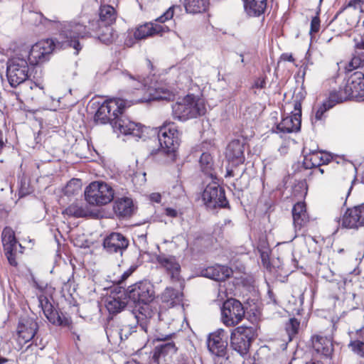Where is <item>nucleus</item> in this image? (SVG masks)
<instances>
[{
	"mask_svg": "<svg viewBox=\"0 0 364 364\" xmlns=\"http://www.w3.org/2000/svg\"><path fill=\"white\" fill-rule=\"evenodd\" d=\"M364 7V0H350L346 5H345L341 10L340 11V13L343 11L344 10H346L347 9L352 8L354 10L358 9L360 11V13H363Z\"/></svg>",
	"mask_w": 364,
	"mask_h": 364,
	"instance_id": "79ce46f5",
	"label": "nucleus"
},
{
	"mask_svg": "<svg viewBox=\"0 0 364 364\" xmlns=\"http://www.w3.org/2000/svg\"><path fill=\"white\" fill-rule=\"evenodd\" d=\"M291 58H292V56H290V58H288V60H291Z\"/></svg>",
	"mask_w": 364,
	"mask_h": 364,
	"instance_id": "338daca9",
	"label": "nucleus"
},
{
	"mask_svg": "<svg viewBox=\"0 0 364 364\" xmlns=\"http://www.w3.org/2000/svg\"><path fill=\"white\" fill-rule=\"evenodd\" d=\"M341 225L348 229H358L364 225V204L348 208L341 218Z\"/></svg>",
	"mask_w": 364,
	"mask_h": 364,
	"instance_id": "4468645a",
	"label": "nucleus"
},
{
	"mask_svg": "<svg viewBox=\"0 0 364 364\" xmlns=\"http://www.w3.org/2000/svg\"><path fill=\"white\" fill-rule=\"evenodd\" d=\"M30 18L31 20L39 21L41 23H44V21H48L46 18H43L41 14L38 13H31Z\"/></svg>",
	"mask_w": 364,
	"mask_h": 364,
	"instance_id": "3c124183",
	"label": "nucleus"
},
{
	"mask_svg": "<svg viewBox=\"0 0 364 364\" xmlns=\"http://www.w3.org/2000/svg\"><path fill=\"white\" fill-rule=\"evenodd\" d=\"M63 214L69 217L83 218L90 215L87 205L82 203H73L63 211Z\"/></svg>",
	"mask_w": 364,
	"mask_h": 364,
	"instance_id": "473e14b6",
	"label": "nucleus"
},
{
	"mask_svg": "<svg viewBox=\"0 0 364 364\" xmlns=\"http://www.w3.org/2000/svg\"><path fill=\"white\" fill-rule=\"evenodd\" d=\"M208 4V0H184L186 11L191 14H198L205 11Z\"/></svg>",
	"mask_w": 364,
	"mask_h": 364,
	"instance_id": "f704fd0d",
	"label": "nucleus"
},
{
	"mask_svg": "<svg viewBox=\"0 0 364 364\" xmlns=\"http://www.w3.org/2000/svg\"><path fill=\"white\" fill-rule=\"evenodd\" d=\"M306 364H323V363L320 361H311L309 363H306Z\"/></svg>",
	"mask_w": 364,
	"mask_h": 364,
	"instance_id": "052dcab7",
	"label": "nucleus"
},
{
	"mask_svg": "<svg viewBox=\"0 0 364 364\" xmlns=\"http://www.w3.org/2000/svg\"><path fill=\"white\" fill-rule=\"evenodd\" d=\"M38 329L37 322L32 318H21L17 327L18 341L20 343H26L36 335Z\"/></svg>",
	"mask_w": 364,
	"mask_h": 364,
	"instance_id": "6ab92c4d",
	"label": "nucleus"
},
{
	"mask_svg": "<svg viewBox=\"0 0 364 364\" xmlns=\"http://www.w3.org/2000/svg\"><path fill=\"white\" fill-rule=\"evenodd\" d=\"M117 11L110 5H101L99 10L100 24L105 26L112 25L117 19Z\"/></svg>",
	"mask_w": 364,
	"mask_h": 364,
	"instance_id": "c756f323",
	"label": "nucleus"
},
{
	"mask_svg": "<svg viewBox=\"0 0 364 364\" xmlns=\"http://www.w3.org/2000/svg\"><path fill=\"white\" fill-rule=\"evenodd\" d=\"M81 191V182L79 179L73 178L70 180L64 189V193L67 196L78 194Z\"/></svg>",
	"mask_w": 364,
	"mask_h": 364,
	"instance_id": "ea45409f",
	"label": "nucleus"
},
{
	"mask_svg": "<svg viewBox=\"0 0 364 364\" xmlns=\"http://www.w3.org/2000/svg\"><path fill=\"white\" fill-rule=\"evenodd\" d=\"M303 153V165L306 169H311L323 164H327L331 160L330 154L321 151L311 150L306 146L304 147Z\"/></svg>",
	"mask_w": 364,
	"mask_h": 364,
	"instance_id": "f3484780",
	"label": "nucleus"
},
{
	"mask_svg": "<svg viewBox=\"0 0 364 364\" xmlns=\"http://www.w3.org/2000/svg\"><path fill=\"white\" fill-rule=\"evenodd\" d=\"M86 201L93 205H105L109 203L114 197L112 187L103 181L92 182L85 191Z\"/></svg>",
	"mask_w": 364,
	"mask_h": 364,
	"instance_id": "39448f33",
	"label": "nucleus"
},
{
	"mask_svg": "<svg viewBox=\"0 0 364 364\" xmlns=\"http://www.w3.org/2000/svg\"><path fill=\"white\" fill-rule=\"evenodd\" d=\"M28 63L24 58L15 57L7 63L6 77L12 87L24 82L28 78Z\"/></svg>",
	"mask_w": 364,
	"mask_h": 364,
	"instance_id": "6e6552de",
	"label": "nucleus"
},
{
	"mask_svg": "<svg viewBox=\"0 0 364 364\" xmlns=\"http://www.w3.org/2000/svg\"><path fill=\"white\" fill-rule=\"evenodd\" d=\"M137 324L139 326H140L138 323H137ZM146 332H147V330L143 334L142 331H141V326H139V330L137 331L136 326H124L121 329H119V331L117 332V333L121 340H126L129 336H132V338H136L135 334L139 333V334H140V336H141V344L144 345L146 341Z\"/></svg>",
	"mask_w": 364,
	"mask_h": 364,
	"instance_id": "72a5a7b5",
	"label": "nucleus"
},
{
	"mask_svg": "<svg viewBox=\"0 0 364 364\" xmlns=\"http://www.w3.org/2000/svg\"><path fill=\"white\" fill-rule=\"evenodd\" d=\"M332 337L323 336L322 333L311 336V343L314 349L319 354L329 357L333 350Z\"/></svg>",
	"mask_w": 364,
	"mask_h": 364,
	"instance_id": "4be33fe9",
	"label": "nucleus"
},
{
	"mask_svg": "<svg viewBox=\"0 0 364 364\" xmlns=\"http://www.w3.org/2000/svg\"><path fill=\"white\" fill-rule=\"evenodd\" d=\"M183 364H193L192 362H184Z\"/></svg>",
	"mask_w": 364,
	"mask_h": 364,
	"instance_id": "e2e57ef3",
	"label": "nucleus"
},
{
	"mask_svg": "<svg viewBox=\"0 0 364 364\" xmlns=\"http://www.w3.org/2000/svg\"><path fill=\"white\" fill-rule=\"evenodd\" d=\"M353 183V181H351V183ZM353 188V185L351 184V186H350L349 189H348V196L350 194V191H351V189Z\"/></svg>",
	"mask_w": 364,
	"mask_h": 364,
	"instance_id": "680f3d73",
	"label": "nucleus"
},
{
	"mask_svg": "<svg viewBox=\"0 0 364 364\" xmlns=\"http://www.w3.org/2000/svg\"><path fill=\"white\" fill-rule=\"evenodd\" d=\"M61 34L62 32L60 34L61 41H58L57 45L51 39L41 40L35 43L28 52V61L29 64L34 65L46 61L56 46L67 48L68 46H62L63 42L66 39Z\"/></svg>",
	"mask_w": 364,
	"mask_h": 364,
	"instance_id": "0eeeda50",
	"label": "nucleus"
},
{
	"mask_svg": "<svg viewBox=\"0 0 364 364\" xmlns=\"http://www.w3.org/2000/svg\"><path fill=\"white\" fill-rule=\"evenodd\" d=\"M128 246V239L119 232L111 233L103 241V247L109 254L116 253L122 255Z\"/></svg>",
	"mask_w": 364,
	"mask_h": 364,
	"instance_id": "a211bd4d",
	"label": "nucleus"
},
{
	"mask_svg": "<svg viewBox=\"0 0 364 364\" xmlns=\"http://www.w3.org/2000/svg\"><path fill=\"white\" fill-rule=\"evenodd\" d=\"M228 336L225 330L219 328L209 335L208 348L213 354L223 357L225 355Z\"/></svg>",
	"mask_w": 364,
	"mask_h": 364,
	"instance_id": "2eb2a0df",
	"label": "nucleus"
},
{
	"mask_svg": "<svg viewBox=\"0 0 364 364\" xmlns=\"http://www.w3.org/2000/svg\"><path fill=\"white\" fill-rule=\"evenodd\" d=\"M350 91V89H348L346 82L341 85L338 90H333L330 93L328 100L335 106L338 103L353 99Z\"/></svg>",
	"mask_w": 364,
	"mask_h": 364,
	"instance_id": "7c9ffc66",
	"label": "nucleus"
},
{
	"mask_svg": "<svg viewBox=\"0 0 364 364\" xmlns=\"http://www.w3.org/2000/svg\"><path fill=\"white\" fill-rule=\"evenodd\" d=\"M175 94L172 90L166 87H159L154 92L151 94V99L152 100H173Z\"/></svg>",
	"mask_w": 364,
	"mask_h": 364,
	"instance_id": "4c0bfd02",
	"label": "nucleus"
},
{
	"mask_svg": "<svg viewBox=\"0 0 364 364\" xmlns=\"http://www.w3.org/2000/svg\"><path fill=\"white\" fill-rule=\"evenodd\" d=\"M360 364H364V362H360Z\"/></svg>",
	"mask_w": 364,
	"mask_h": 364,
	"instance_id": "774afa93",
	"label": "nucleus"
},
{
	"mask_svg": "<svg viewBox=\"0 0 364 364\" xmlns=\"http://www.w3.org/2000/svg\"><path fill=\"white\" fill-rule=\"evenodd\" d=\"M334 105L328 100L325 101L317 109L315 114L316 120H321L326 111L332 108Z\"/></svg>",
	"mask_w": 364,
	"mask_h": 364,
	"instance_id": "37998d69",
	"label": "nucleus"
},
{
	"mask_svg": "<svg viewBox=\"0 0 364 364\" xmlns=\"http://www.w3.org/2000/svg\"><path fill=\"white\" fill-rule=\"evenodd\" d=\"M348 89H350L352 98L358 99L364 97V75L355 73L346 82Z\"/></svg>",
	"mask_w": 364,
	"mask_h": 364,
	"instance_id": "bb28decb",
	"label": "nucleus"
},
{
	"mask_svg": "<svg viewBox=\"0 0 364 364\" xmlns=\"http://www.w3.org/2000/svg\"><path fill=\"white\" fill-rule=\"evenodd\" d=\"M200 166L203 172L206 174L212 175L211 171L213 170V159L210 154L203 153L200 158Z\"/></svg>",
	"mask_w": 364,
	"mask_h": 364,
	"instance_id": "58836bf2",
	"label": "nucleus"
},
{
	"mask_svg": "<svg viewBox=\"0 0 364 364\" xmlns=\"http://www.w3.org/2000/svg\"><path fill=\"white\" fill-rule=\"evenodd\" d=\"M126 77H129L130 80L133 81L132 86L135 89H139L142 86L144 85V80L141 77H138V78L135 79L132 75L127 74L125 75Z\"/></svg>",
	"mask_w": 364,
	"mask_h": 364,
	"instance_id": "de8ad7c7",
	"label": "nucleus"
},
{
	"mask_svg": "<svg viewBox=\"0 0 364 364\" xmlns=\"http://www.w3.org/2000/svg\"><path fill=\"white\" fill-rule=\"evenodd\" d=\"M292 217L295 231L301 230L307 225L309 221V218L304 203L298 202L294 205L292 208Z\"/></svg>",
	"mask_w": 364,
	"mask_h": 364,
	"instance_id": "a878e982",
	"label": "nucleus"
},
{
	"mask_svg": "<svg viewBox=\"0 0 364 364\" xmlns=\"http://www.w3.org/2000/svg\"><path fill=\"white\" fill-rule=\"evenodd\" d=\"M245 309L240 301L235 299L226 300L221 309V319L226 326L237 325L245 316Z\"/></svg>",
	"mask_w": 364,
	"mask_h": 364,
	"instance_id": "9d476101",
	"label": "nucleus"
},
{
	"mask_svg": "<svg viewBox=\"0 0 364 364\" xmlns=\"http://www.w3.org/2000/svg\"><path fill=\"white\" fill-rule=\"evenodd\" d=\"M39 302L45 316L51 323L63 326L69 325V320L54 309L53 305L46 298L40 299Z\"/></svg>",
	"mask_w": 364,
	"mask_h": 364,
	"instance_id": "412c9836",
	"label": "nucleus"
},
{
	"mask_svg": "<svg viewBox=\"0 0 364 364\" xmlns=\"http://www.w3.org/2000/svg\"><path fill=\"white\" fill-rule=\"evenodd\" d=\"M176 9H178L179 10H181L180 6H171L163 15H161L157 18V21H159L161 23H164L165 21L172 18L173 16V11Z\"/></svg>",
	"mask_w": 364,
	"mask_h": 364,
	"instance_id": "a18cd8bd",
	"label": "nucleus"
},
{
	"mask_svg": "<svg viewBox=\"0 0 364 364\" xmlns=\"http://www.w3.org/2000/svg\"><path fill=\"white\" fill-rule=\"evenodd\" d=\"M165 213L166 215L171 218H176L178 215L177 210L171 208H167L165 210Z\"/></svg>",
	"mask_w": 364,
	"mask_h": 364,
	"instance_id": "864d4df0",
	"label": "nucleus"
},
{
	"mask_svg": "<svg viewBox=\"0 0 364 364\" xmlns=\"http://www.w3.org/2000/svg\"><path fill=\"white\" fill-rule=\"evenodd\" d=\"M168 30L167 26L153 23H146L138 26L134 33V36L136 39L141 40L155 34L162 33Z\"/></svg>",
	"mask_w": 364,
	"mask_h": 364,
	"instance_id": "b1692460",
	"label": "nucleus"
},
{
	"mask_svg": "<svg viewBox=\"0 0 364 364\" xmlns=\"http://www.w3.org/2000/svg\"><path fill=\"white\" fill-rule=\"evenodd\" d=\"M202 198L205 205L209 208H226L228 205L225 191L215 183H210L205 187Z\"/></svg>",
	"mask_w": 364,
	"mask_h": 364,
	"instance_id": "f8f14e48",
	"label": "nucleus"
},
{
	"mask_svg": "<svg viewBox=\"0 0 364 364\" xmlns=\"http://www.w3.org/2000/svg\"><path fill=\"white\" fill-rule=\"evenodd\" d=\"M244 8L247 15L259 16L263 14L267 7V0H243Z\"/></svg>",
	"mask_w": 364,
	"mask_h": 364,
	"instance_id": "c85d7f7f",
	"label": "nucleus"
},
{
	"mask_svg": "<svg viewBox=\"0 0 364 364\" xmlns=\"http://www.w3.org/2000/svg\"><path fill=\"white\" fill-rule=\"evenodd\" d=\"M291 58H292V56H290V58H288V60H291Z\"/></svg>",
	"mask_w": 364,
	"mask_h": 364,
	"instance_id": "69168bd1",
	"label": "nucleus"
},
{
	"mask_svg": "<svg viewBox=\"0 0 364 364\" xmlns=\"http://www.w3.org/2000/svg\"><path fill=\"white\" fill-rule=\"evenodd\" d=\"M320 29V19L318 16H314L311 21V28L309 33L311 36L318 32Z\"/></svg>",
	"mask_w": 364,
	"mask_h": 364,
	"instance_id": "49530a36",
	"label": "nucleus"
},
{
	"mask_svg": "<svg viewBox=\"0 0 364 364\" xmlns=\"http://www.w3.org/2000/svg\"><path fill=\"white\" fill-rule=\"evenodd\" d=\"M137 268L136 264H132L129 268L122 274L121 281L126 280Z\"/></svg>",
	"mask_w": 364,
	"mask_h": 364,
	"instance_id": "09e8293b",
	"label": "nucleus"
},
{
	"mask_svg": "<svg viewBox=\"0 0 364 364\" xmlns=\"http://www.w3.org/2000/svg\"><path fill=\"white\" fill-rule=\"evenodd\" d=\"M294 111L291 114L283 117L281 122L279 123L273 132L277 134H289L296 132L301 128V105L299 102L296 101L294 103Z\"/></svg>",
	"mask_w": 364,
	"mask_h": 364,
	"instance_id": "9b49d317",
	"label": "nucleus"
},
{
	"mask_svg": "<svg viewBox=\"0 0 364 364\" xmlns=\"http://www.w3.org/2000/svg\"><path fill=\"white\" fill-rule=\"evenodd\" d=\"M182 294L171 287H167L161 294V300L168 306H173L181 300Z\"/></svg>",
	"mask_w": 364,
	"mask_h": 364,
	"instance_id": "c9c22d12",
	"label": "nucleus"
},
{
	"mask_svg": "<svg viewBox=\"0 0 364 364\" xmlns=\"http://www.w3.org/2000/svg\"><path fill=\"white\" fill-rule=\"evenodd\" d=\"M356 339L350 341L348 346L354 353L364 358V331L359 329L356 331Z\"/></svg>",
	"mask_w": 364,
	"mask_h": 364,
	"instance_id": "e433bc0d",
	"label": "nucleus"
},
{
	"mask_svg": "<svg viewBox=\"0 0 364 364\" xmlns=\"http://www.w3.org/2000/svg\"><path fill=\"white\" fill-rule=\"evenodd\" d=\"M127 102L122 99H109L97 109L95 121L99 124L109 122L114 129L124 135L132 136L136 141H145L149 137V128L129 120L123 115Z\"/></svg>",
	"mask_w": 364,
	"mask_h": 364,
	"instance_id": "f257e3e1",
	"label": "nucleus"
},
{
	"mask_svg": "<svg viewBox=\"0 0 364 364\" xmlns=\"http://www.w3.org/2000/svg\"><path fill=\"white\" fill-rule=\"evenodd\" d=\"M300 326V322L295 318H290L286 323L285 328L289 336V341L297 334Z\"/></svg>",
	"mask_w": 364,
	"mask_h": 364,
	"instance_id": "a19ab883",
	"label": "nucleus"
},
{
	"mask_svg": "<svg viewBox=\"0 0 364 364\" xmlns=\"http://www.w3.org/2000/svg\"><path fill=\"white\" fill-rule=\"evenodd\" d=\"M225 157L232 166H237L245 161L243 144L239 140L230 141L225 151Z\"/></svg>",
	"mask_w": 364,
	"mask_h": 364,
	"instance_id": "5701e85b",
	"label": "nucleus"
},
{
	"mask_svg": "<svg viewBox=\"0 0 364 364\" xmlns=\"http://www.w3.org/2000/svg\"><path fill=\"white\" fill-rule=\"evenodd\" d=\"M70 279H68L67 282H64L63 286L62 287V291H67L68 294H71L70 292Z\"/></svg>",
	"mask_w": 364,
	"mask_h": 364,
	"instance_id": "5fc2aeb1",
	"label": "nucleus"
},
{
	"mask_svg": "<svg viewBox=\"0 0 364 364\" xmlns=\"http://www.w3.org/2000/svg\"><path fill=\"white\" fill-rule=\"evenodd\" d=\"M149 198L151 201L159 203L161 199V196L159 193H153L150 195Z\"/></svg>",
	"mask_w": 364,
	"mask_h": 364,
	"instance_id": "603ef678",
	"label": "nucleus"
},
{
	"mask_svg": "<svg viewBox=\"0 0 364 364\" xmlns=\"http://www.w3.org/2000/svg\"><path fill=\"white\" fill-rule=\"evenodd\" d=\"M355 48L357 50H364V40H361L360 42H358L355 44Z\"/></svg>",
	"mask_w": 364,
	"mask_h": 364,
	"instance_id": "4d7b16f0",
	"label": "nucleus"
},
{
	"mask_svg": "<svg viewBox=\"0 0 364 364\" xmlns=\"http://www.w3.org/2000/svg\"><path fill=\"white\" fill-rule=\"evenodd\" d=\"M1 237L5 255L9 264L14 267L17 266L18 263L16 259L17 247L21 245L16 240L14 231L10 228H5Z\"/></svg>",
	"mask_w": 364,
	"mask_h": 364,
	"instance_id": "dca6fc26",
	"label": "nucleus"
},
{
	"mask_svg": "<svg viewBox=\"0 0 364 364\" xmlns=\"http://www.w3.org/2000/svg\"><path fill=\"white\" fill-rule=\"evenodd\" d=\"M175 119L186 121L205 114L206 107L203 100L188 95L172 107Z\"/></svg>",
	"mask_w": 364,
	"mask_h": 364,
	"instance_id": "20e7f679",
	"label": "nucleus"
},
{
	"mask_svg": "<svg viewBox=\"0 0 364 364\" xmlns=\"http://www.w3.org/2000/svg\"><path fill=\"white\" fill-rule=\"evenodd\" d=\"M255 337L253 328L239 326L233 329L230 336V346L240 355H245L248 352L251 343Z\"/></svg>",
	"mask_w": 364,
	"mask_h": 364,
	"instance_id": "1a4fd4ad",
	"label": "nucleus"
},
{
	"mask_svg": "<svg viewBox=\"0 0 364 364\" xmlns=\"http://www.w3.org/2000/svg\"><path fill=\"white\" fill-rule=\"evenodd\" d=\"M127 305L126 298H121L119 296L110 295L106 299L105 306L109 314H118Z\"/></svg>",
	"mask_w": 364,
	"mask_h": 364,
	"instance_id": "2f4dec72",
	"label": "nucleus"
},
{
	"mask_svg": "<svg viewBox=\"0 0 364 364\" xmlns=\"http://www.w3.org/2000/svg\"><path fill=\"white\" fill-rule=\"evenodd\" d=\"M177 348L173 342H168L156 346L149 364H175L174 358Z\"/></svg>",
	"mask_w": 364,
	"mask_h": 364,
	"instance_id": "ddd939ff",
	"label": "nucleus"
},
{
	"mask_svg": "<svg viewBox=\"0 0 364 364\" xmlns=\"http://www.w3.org/2000/svg\"><path fill=\"white\" fill-rule=\"evenodd\" d=\"M232 274L231 269L226 266L215 265L208 267L201 271L202 276L215 281H224Z\"/></svg>",
	"mask_w": 364,
	"mask_h": 364,
	"instance_id": "393cba45",
	"label": "nucleus"
},
{
	"mask_svg": "<svg viewBox=\"0 0 364 364\" xmlns=\"http://www.w3.org/2000/svg\"><path fill=\"white\" fill-rule=\"evenodd\" d=\"M266 85V81L264 78H257L252 85V88H258V89H262Z\"/></svg>",
	"mask_w": 364,
	"mask_h": 364,
	"instance_id": "8fccbe9b",
	"label": "nucleus"
},
{
	"mask_svg": "<svg viewBox=\"0 0 364 364\" xmlns=\"http://www.w3.org/2000/svg\"><path fill=\"white\" fill-rule=\"evenodd\" d=\"M89 24L88 28L86 26L75 22L65 25L61 36L66 40L63 42L62 46L73 47L75 50V54L77 55L82 49L79 38L89 36L92 32H94L98 38L106 44L111 43L115 39L117 34L111 26L98 25V23L94 21Z\"/></svg>",
	"mask_w": 364,
	"mask_h": 364,
	"instance_id": "f03ea898",
	"label": "nucleus"
},
{
	"mask_svg": "<svg viewBox=\"0 0 364 364\" xmlns=\"http://www.w3.org/2000/svg\"><path fill=\"white\" fill-rule=\"evenodd\" d=\"M30 88L31 90L38 89L40 91H42V92H43V87L40 86L39 85L36 84V82H31Z\"/></svg>",
	"mask_w": 364,
	"mask_h": 364,
	"instance_id": "6e6d98bb",
	"label": "nucleus"
},
{
	"mask_svg": "<svg viewBox=\"0 0 364 364\" xmlns=\"http://www.w3.org/2000/svg\"><path fill=\"white\" fill-rule=\"evenodd\" d=\"M363 65L364 59L361 56H354L349 62L348 66L346 67V69L348 71H352L353 70L363 66Z\"/></svg>",
	"mask_w": 364,
	"mask_h": 364,
	"instance_id": "c03bdc74",
	"label": "nucleus"
},
{
	"mask_svg": "<svg viewBox=\"0 0 364 364\" xmlns=\"http://www.w3.org/2000/svg\"><path fill=\"white\" fill-rule=\"evenodd\" d=\"M113 210L119 218L130 217L134 211L132 200L128 197L117 198L114 203Z\"/></svg>",
	"mask_w": 364,
	"mask_h": 364,
	"instance_id": "cd10ccee",
	"label": "nucleus"
},
{
	"mask_svg": "<svg viewBox=\"0 0 364 364\" xmlns=\"http://www.w3.org/2000/svg\"><path fill=\"white\" fill-rule=\"evenodd\" d=\"M225 176L226 177L235 176L234 171L232 169H230V168H228Z\"/></svg>",
	"mask_w": 364,
	"mask_h": 364,
	"instance_id": "13d9d810",
	"label": "nucleus"
},
{
	"mask_svg": "<svg viewBox=\"0 0 364 364\" xmlns=\"http://www.w3.org/2000/svg\"><path fill=\"white\" fill-rule=\"evenodd\" d=\"M319 171H320L321 173H323V169L319 168Z\"/></svg>",
	"mask_w": 364,
	"mask_h": 364,
	"instance_id": "0e129e2a",
	"label": "nucleus"
},
{
	"mask_svg": "<svg viewBox=\"0 0 364 364\" xmlns=\"http://www.w3.org/2000/svg\"><path fill=\"white\" fill-rule=\"evenodd\" d=\"M180 136L181 133L173 122H164L158 132L161 151L167 154H173L179 146Z\"/></svg>",
	"mask_w": 364,
	"mask_h": 364,
	"instance_id": "423d86ee",
	"label": "nucleus"
},
{
	"mask_svg": "<svg viewBox=\"0 0 364 364\" xmlns=\"http://www.w3.org/2000/svg\"><path fill=\"white\" fill-rule=\"evenodd\" d=\"M156 262L159 267L171 276L172 279H178L181 265L174 256L160 254L156 257Z\"/></svg>",
	"mask_w": 364,
	"mask_h": 364,
	"instance_id": "aec40b11",
	"label": "nucleus"
},
{
	"mask_svg": "<svg viewBox=\"0 0 364 364\" xmlns=\"http://www.w3.org/2000/svg\"><path fill=\"white\" fill-rule=\"evenodd\" d=\"M9 360L3 357H0V364H4L7 362H9Z\"/></svg>",
	"mask_w": 364,
	"mask_h": 364,
	"instance_id": "bf43d9fd",
	"label": "nucleus"
},
{
	"mask_svg": "<svg viewBox=\"0 0 364 364\" xmlns=\"http://www.w3.org/2000/svg\"><path fill=\"white\" fill-rule=\"evenodd\" d=\"M127 296L136 304L132 314L136 323L140 325L144 334L148 328L150 319L154 315V311L150 305L154 299V286L147 280L140 281L129 287Z\"/></svg>",
	"mask_w": 364,
	"mask_h": 364,
	"instance_id": "7ed1b4c3",
	"label": "nucleus"
}]
</instances>
